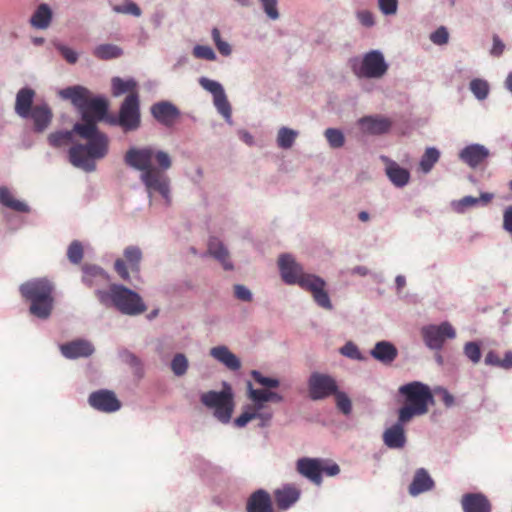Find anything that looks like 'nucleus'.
<instances>
[{"label":"nucleus","mask_w":512,"mask_h":512,"mask_svg":"<svg viewBox=\"0 0 512 512\" xmlns=\"http://www.w3.org/2000/svg\"><path fill=\"white\" fill-rule=\"evenodd\" d=\"M151 114L159 123L170 127L175 123L180 112L172 103L162 101L152 105Z\"/></svg>","instance_id":"obj_15"},{"label":"nucleus","mask_w":512,"mask_h":512,"mask_svg":"<svg viewBox=\"0 0 512 512\" xmlns=\"http://www.w3.org/2000/svg\"><path fill=\"white\" fill-rule=\"evenodd\" d=\"M351 67L353 73L358 78L368 79L381 78L388 70V65L385 62L384 56L377 50H372L366 53L361 61L354 60Z\"/></svg>","instance_id":"obj_8"},{"label":"nucleus","mask_w":512,"mask_h":512,"mask_svg":"<svg viewBox=\"0 0 512 512\" xmlns=\"http://www.w3.org/2000/svg\"><path fill=\"white\" fill-rule=\"evenodd\" d=\"M107 111L108 102L105 99H90L82 110V120L84 121V115H88V119L97 125V121L104 119Z\"/></svg>","instance_id":"obj_24"},{"label":"nucleus","mask_w":512,"mask_h":512,"mask_svg":"<svg viewBox=\"0 0 512 512\" xmlns=\"http://www.w3.org/2000/svg\"><path fill=\"white\" fill-rule=\"evenodd\" d=\"M503 228L512 234V206L508 207L503 214Z\"/></svg>","instance_id":"obj_61"},{"label":"nucleus","mask_w":512,"mask_h":512,"mask_svg":"<svg viewBox=\"0 0 512 512\" xmlns=\"http://www.w3.org/2000/svg\"><path fill=\"white\" fill-rule=\"evenodd\" d=\"M371 355L384 364H390L396 359L398 351L390 342L380 341L374 346Z\"/></svg>","instance_id":"obj_31"},{"label":"nucleus","mask_w":512,"mask_h":512,"mask_svg":"<svg viewBox=\"0 0 512 512\" xmlns=\"http://www.w3.org/2000/svg\"><path fill=\"white\" fill-rule=\"evenodd\" d=\"M407 422H398L386 429L383 433V441L385 445L392 449H400L405 446L406 436L403 425Z\"/></svg>","instance_id":"obj_23"},{"label":"nucleus","mask_w":512,"mask_h":512,"mask_svg":"<svg viewBox=\"0 0 512 512\" xmlns=\"http://www.w3.org/2000/svg\"><path fill=\"white\" fill-rule=\"evenodd\" d=\"M297 471L317 485L322 482V460L320 459H299L297 461Z\"/></svg>","instance_id":"obj_16"},{"label":"nucleus","mask_w":512,"mask_h":512,"mask_svg":"<svg viewBox=\"0 0 512 512\" xmlns=\"http://www.w3.org/2000/svg\"><path fill=\"white\" fill-rule=\"evenodd\" d=\"M296 137H297L296 131L286 128V127H283L278 132V136H277L278 146L283 149H288V148L292 147Z\"/></svg>","instance_id":"obj_41"},{"label":"nucleus","mask_w":512,"mask_h":512,"mask_svg":"<svg viewBox=\"0 0 512 512\" xmlns=\"http://www.w3.org/2000/svg\"><path fill=\"white\" fill-rule=\"evenodd\" d=\"M235 297L239 300L249 302L252 300V294L244 285L237 284L234 286Z\"/></svg>","instance_id":"obj_57"},{"label":"nucleus","mask_w":512,"mask_h":512,"mask_svg":"<svg viewBox=\"0 0 512 512\" xmlns=\"http://www.w3.org/2000/svg\"><path fill=\"white\" fill-rule=\"evenodd\" d=\"M357 18L363 26L371 27L374 25V17L370 11L363 10L358 12Z\"/></svg>","instance_id":"obj_59"},{"label":"nucleus","mask_w":512,"mask_h":512,"mask_svg":"<svg viewBox=\"0 0 512 512\" xmlns=\"http://www.w3.org/2000/svg\"><path fill=\"white\" fill-rule=\"evenodd\" d=\"M431 41L436 45H444L449 40V33L445 27H439L430 36Z\"/></svg>","instance_id":"obj_54"},{"label":"nucleus","mask_w":512,"mask_h":512,"mask_svg":"<svg viewBox=\"0 0 512 512\" xmlns=\"http://www.w3.org/2000/svg\"><path fill=\"white\" fill-rule=\"evenodd\" d=\"M382 159L386 162L385 172L392 184L400 188L407 185L410 180L409 171L387 157H382Z\"/></svg>","instance_id":"obj_25"},{"label":"nucleus","mask_w":512,"mask_h":512,"mask_svg":"<svg viewBox=\"0 0 512 512\" xmlns=\"http://www.w3.org/2000/svg\"><path fill=\"white\" fill-rule=\"evenodd\" d=\"M276 505L281 510L290 508L300 498V490L293 485L287 484L274 491Z\"/></svg>","instance_id":"obj_22"},{"label":"nucleus","mask_w":512,"mask_h":512,"mask_svg":"<svg viewBox=\"0 0 512 512\" xmlns=\"http://www.w3.org/2000/svg\"><path fill=\"white\" fill-rule=\"evenodd\" d=\"M208 252L222 264L225 270H231L233 268V265L229 260V253L227 249L217 238L210 239Z\"/></svg>","instance_id":"obj_34"},{"label":"nucleus","mask_w":512,"mask_h":512,"mask_svg":"<svg viewBox=\"0 0 512 512\" xmlns=\"http://www.w3.org/2000/svg\"><path fill=\"white\" fill-rule=\"evenodd\" d=\"M60 95L64 99L70 100L73 105L83 110L89 100L88 89L82 86L68 87L60 91Z\"/></svg>","instance_id":"obj_32"},{"label":"nucleus","mask_w":512,"mask_h":512,"mask_svg":"<svg viewBox=\"0 0 512 512\" xmlns=\"http://www.w3.org/2000/svg\"><path fill=\"white\" fill-rule=\"evenodd\" d=\"M54 287L46 279H35L20 286L22 297L30 302V313L40 319H47L53 309Z\"/></svg>","instance_id":"obj_6"},{"label":"nucleus","mask_w":512,"mask_h":512,"mask_svg":"<svg viewBox=\"0 0 512 512\" xmlns=\"http://www.w3.org/2000/svg\"><path fill=\"white\" fill-rule=\"evenodd\" d=\"M88 402L94 409L105 413L115 412L121 407L115 393L105 389L91 393Z\"/></svg>","instance_id":"obj_14"},{"label":"nucleus","mask_w":512,"mask_h":512,"mask_svg":"<svg viewBox=\"0 0 512 512\" xmlns=\"http://www.w3.org/2000/svg\"><path fill=\"white\" fill-rule=\"evenodd\" d=\"M74 131L81 138L87 140L86 145L77 144L69 150L70 162L78 168L85 171H93L95 164L92 159H101L108 152V138L100 132L95 123L88 119V115H84V123H76Z\"/></svg>","instance_id":"obj_2"},{"label":"nucleus","mask_w":512,"mask_h":512,"mask_svg":"<svg viewBox=\"0 0 512 512\" xmlns=\"http://www.w3.org/2000/svg\"><path fill=\"white\" fill-rule=\"evenodd\" d=\"M247 512H274L270 494L259 489L253 492L246 504Z\"/></svg>","instance_id":"obj_20"},{"label":"nucleus","mask_w":512,"mask_h":512,"mask_svg":"<svg viewBox=\"0 0 512 512\" xmlns=\"http://www.w3.org/2000/svg\"><path fill=\"white\" fill-rule=\"evenodd\" d=\"M84 255V250L81 242L74 240L71 242L67 249V257L73 264H79Z\"/></svg>","instance_id":"obj_43"},{"label":"nucleus","mask_w":512,"mask_h":512,"mask_svg":"<svg viewBox=\"0 0 512 512\" xmlns=\"http://www.w3.org/2000/svg\"><path fill=\"white\" fill-rule=\"evenodd\" d=\"M469 88L478 100H484L489 94V84L486 80L475 78L471 80Z\"/></svg>","instance_id":"obj_40"},{"label":"nucleus","mask_w":512,"mask_h":512,"mask_svg":"<svg viewBox=\"0 0 512 512\" xmlns=\"http://www.w3.org/2000/svg\"><path fill=\"white\" fill-rule=\"evenodd\" d=\"M51 19V9L47 4H41L32 15L30 23L34 28L46 29L50 25Z\"/></svg>","instance_id":"obj_36"},{"label":"nucleus","mask_w":512,"mask_h":512,"mask_svg":"<svg viewBox=\"0 0 512 512\" xmlns=\"http://www.w3.org/2000/svg\"><path fill=\"white\" fill-rule=\"evenodd\" d=\"M29 117L33 119L34 130L43 132L50 125L53 113L47 104H41L33 107Z\"/></svg>","instance_id":"obj_29"},{"label":"nucleus","mask_w":512,"mask_h":512,"mask_svg":"<svg viewBox=\"0 0 512 512\" xmlns=\"http://www.w3.org/2000/svg\"><path fill=\"white\" fill-rule=\"evenodd\" d=\"M213 101L218 112L226 119H229L231 117V106L227 100L225 92L223 91L222 93L213 97Z\"/></svg>","instance_id":"obj_44"},{"label":"nucleus","mask_w":512,"mask_h":512,"mask_svg":"<svg viewBox=\"0 0 512 512\" xmlns=\"http://www.w3.org/2000/svg\"><path fill=\"white\" fill-rule=\"evenodd\" d=\"M113 10L117 13L131 14L135 17H139L141 15V9L136 3L132 1H127L123 5H115L113 6Z\"/></svg>","instance_id":"obj_50"},{"label":"nucleus","mask_w":512,"mask_h":512,"mask_svg":"<svg viewBox=\"0 0 512 512\" xmlns=\"http://www.w3.org/2000/svg\"><path fill=\"white\" fill-rule=\"evenodd\" d=\"M0 204L20 213H28L30 211L29 206L14 197L13 193L6 187H0Z\"/></svg>","instance_id":"obj_33"},{"label":"nucleus","mask_w":512,"mask_h":512,"mask_svg":"<svg viewBox=\"0 0 512 512\" xmlns=\"http://www.w3.org/2000/svg\"><path fill=\"white\" fill-rule=\"evenodd\" d=\"M111 86H112V95L114 97H119L124 93H128V95L138 93V91H137L138 84L132 78L124 80L120 77H114L111 80Z\"/></svg>","instance_id":"obj_35"},{"label":"nucleus","mask_w":512,"mask_h":512,"mask_svg":"<svg viewBox=\"0 0 512 512\" xmlns=\"http://www.w3.org/2000/svg\"><path fill=\"white\" fill-rule=\"evenodd\" d=\"M76 133L74 128L70 131H57L49 134L48 143L54 148H60L68 145L73 140V134Z\"/></svg>","instance_id":"obj_39"},{"label":"nucleus","mask_w":512,"mask_h":512,"mask_svg":"<svg viewBox=\"0 0 512 512\" xmlns=\"http://www.w3.org/2000/svg\"><path fill=\"white\" fill-rule=\"evenodd\" d=\"M421 335L425 345L431 350H441L447 339L456 337V330L447 321L439 325H426L421 329Z\"/></svg>","instance_id":"obj_11"},{"label":"nucleus","mask_w":512,"mask_h":512,"mask_svg":"<svg viewBox=\"0 0 512 512\" xmlns=\"http://www.w3.org/2000/svg\"><path fill=\"white\" fill-rule=\"evenodd\" d=\"M193 55L198 59H205L209 61H214L216 59V54L213 49L207 45H196L193 48Z\"/></svg>","instance_id":"obj_49"},{"label":"nucleus","mask_w":512,"mask_h":512,"mask_svg":"<svg viewBox=\"0 0 512 512\" xmlns=\"http://www.w3.org/2000/svg\"><path fill=\"white\" fill-rule=\"evenodd\" d=\"M488 156V149L480 144L468 145L459 153V158L471 168H476Z\"/></svg>","instance_id":"obj_18"},{"label":"nucleus","mask_w":512,"mask_h":512,"mask_svg":"<svg viewBox=\"0 0 512 512\" xmlns=\"http://www.w3.org/2000/svg\"><path fill=\"white\" fill-rule=\"evenodd\" d=\"M465 356L474 364H477L481 359V349L476 342H467L464 346Z\"/></svg>","instance_id":"obj_48"},{"label":"nucleus","mask_w":512,"mask_h":512,"mask_svg":"<svg viewBox=\"0 0 512 512\" xmlns=\"http://www.w3.org/2000/svg\"><path fill=\"white\" fill-rule=\"evenodd\" d=\"M359 125L366 133L380 135L389 131L392 121L383 116H366L359 120Z\"/></svg>","instance_id":"obj_19"},{"label":"nucleus","mask_w":512,"mask_h":512,"mask_svg":"<svg viewBox=\"0 0 512 512\" xmlns=\"http://www.w3.org/2000/svg\"><path fill=\"white\" fill-rule=\"evenodd\" d=\"M433 487L434 481L430 477L429 473L424 468H420L415 472L408 491L411 496H417L421 493L432 490Z\"/></svg>","instance_id":"obj_26"},{"label":"nucleus","mask_w":512,"mask_h":512,"mask_svg":"<svg viewBox=\"0 0 512 512\" xmlns=\"http://www.w3.org/2000/svg\"><path fill=\"white\" fill-rule=\"evenodd\" d=\"M340 472V468L338 464H326L325 461L322 460V473H325L328 476H335Z\"/></svg>","instance_id":"obj_62"},{"label":"nucleus","mask_w":512,"mask_h":512,"mask_svg":"<svg viewBox=\"0 0 512 512\" xmlns=\"http://www.w3.org/2000/svg\"><path fill=\"white\" fill-rule=\"evenodd\" d=\"M61 353L68 359L89 357L94 352V347L89 341L74 340L60 346Z\"/></svg>","instance_id":"obj_17"},{"label":"nucleus","mask_w":512,"mask_h":512,"mask_svg":"<svg viewBox=\"0 0 512 512\" xmlns=\"http://www.w3.org/2000/svg\"><path fill=\"white\" fill-rule=\"evenodd\" d=\"M440 158V152L434 148H427L421 157L419 166L422 172L428 173L432 170L434 165L438 162Z\"/></svg>","instance_id":"obj_38"},{"label":"nucleus","mask_w":512,"mask_h":512,"mask_svg":"<svg viewBox=\"0 0 512 512\" xmlns=\"http://www.w3.org/2000/svg\"><path fill=\"white\" fill-rule=\"evenodd\" d=\"M82 281L88 287L106 284L109 281V275L99 266L85 264L82 267Z\"/></svg>","instance_id":"obj_27"},{"label":"nucleus","mask_w":512,"mask_h":512,"mask_svg":"<svg viewBox=\"0 0 512 512\" xmlns=\"http://www.w3.org/2000/svg\"><path fill=\"white\" fill-rule=\"evenodd\" d=\"M251 376L257 383L267 388H276L280 384L278 379L265 377L256 370L251 372Z\"/></svg>","instance_id":"obj_52"},{"label":"nucleus","mask_w":512,"mask_h":512,"mask_svg":"<svg viewBox=\"0 0 512 512\" xmlns=\"http://www.w3.org/2000/svg\"><path fill=\"white\" fill-rule=\"evenodd\" d=\"M188 368V361L183 354H177L171 362V369L177 376H182L186 373Z\"/></svg>","instance_id":"obj_47"},{"label":"nucleus","mask_w":512,"mask_h":512,"mask_svg":"<svg viewBox=\"0 0 512 512\" xmlns=\"http://www.w3.org/2000/svg\"><path fill=\"white\" fill-rule=\"evenodd\" d=\"M57 48H58L59 52L61 53V55L64 57V59L68 63L74 64L77 62V59H78L77 52H75L71 48L64 46V45H59Z\"/></svg>","instance_id":"obj_56"},{"label":"nucleus","mask_w":512,"mask_h":512,"mask_svg":"<svg viewBox=\"0 0 512 512\" xmlns=\"http://www.w3.org/2000/svg\"><path fill=\"white\" fill-rule=\"evenodd\" d=\"M325 137L332 148H340L344 145L345 138L339 129L328 128L325 130Z\"/></svg>","instance_id":"obj_45"},{"label":"nucleus","mask_w":512,"mask_h":512,"mask_svg":"<svg viewBox=\"0 0 512 512\" xmlns=\"http://www.w3.org/2000/svg\"><path fill=\"white\" fill-rule=\"evenodd\" d=\"M125 163L142 172L141 181L149 194L158 192L165 200H170L169 178L163 174L172 161L167 152L151 146L130 148L124 156Z\"/></svg>","instance_id":"obj_1"},{"label":"nucleus","mask_w":512,"mask_h":512,"mask_svg":"<svg viewBox=\"0 0 512 512\" xmlns=\"http://www.w3.org/2000/svg\"><path fill=\"white\" fill-rule=\"evenodd\" d=\"M210 355L232 371L241 367L240 360L226 346L213 347L210 350Z\"/></svg>","instance_id":"obj_30"},{"label":"nucleus","mask_w":512,"mask_h":512,"mask_svg":"<svg viewBox=\"0 0 512 512\" xmlns=\"http://www.w3.org/2000/svg\"><path fill=\"white\" fill-rule=\"evenodd\" d=\"M123 54V51L120 47L113 44H101L98 45L94 51L93 55L100 60H110L114 58H118Z\"/></svg>","instance_id":"obj_37"},{"label":"nucleus","mask_w":512,"mask_h":512,"mask_svg":"<svg viewBox=\"0 0 512 512\" xmlns=\"http://www.w3.org/2000/svg\"><path fill=\"white\" fill-rule=\"evenodd\" d=\"M201 402L214 408V416L222 423H228L234 409L233 396L230 391H209L201 396Z\"/></svg>","instance_id":"obj_10"},{"label":"nucleus","mask_w":512,"mask_h":512,"mask_svg":"<svg viewBox=\"0 0 512 512\" xmlns=\"http://www.w3.org/2000/svg\"><path fill=\"white\" fill-rule=\"evenodd\" d=\"M500 361H501V359H500L499 355L494 351L488 352L485 357V363L487 365L501 367Z\"/></svg>","instance_id":"obj_63"},{"label":"nucleus","mask_w":512,"mask_h":512,"mask_svg":"<svg viewBox=\"0 0 512 512\" xmlns=\"http://www.w3.org/2000/svg\"><path fill=\"white\" fill-rule=\"evenodd\" d=\"M95 295L101 304L113 306L125 315H139L147 309L137 292L120 284H111L109 290L97 289Z\"/></svg>","instance_id":"obj_4"},{"label":"nucleus","mask_w":512,"mask_h":512,"mask_svg":"<svg viewBox=\"0 0 512 512\" xmlns=\"http://www.w3.org/2000/svg\"><path fill=\"white\" fill-rule=\"evenodd\" d=\"M142 259L143 253L140 247L135 245L127 246L123 251V257L115 260L114 270L122 280L129 281V270L132 273H139Z\"/></svg>","instance_id":"obj_12"},{"label":"nucleus","mask_w":512,"mask_h":512,"mask_svg":"<svg viewBox=\"0 0 512 512\" xmlns=\"http://www.w3.org/2000/svg\"><path fill=\"white\" fill-rule=\"evenodd\" d=\"M341 353L352 359H360V352L356 345L351 342L346 343L341 348Z\"/></svg>","instance_id":"obj_58"},{"label":"nucleus","mask_w":512,"mask_h":512,"mask_svg":"<svg viewBox=\"0 0 512 512\" xmlns=\"http://www.w3.org/2000/svg\"><path fill=\"white\" fill-rule=\"evenodd\" d=\"M212 40L218 50V52L223 56H229L232 53V48L230 44L221 38V33L218 28H213L211 31Z\"/></svg>","instance_id":"obj_42"},{"label":"nucleus","mask_w":512,"mask_h":512,"mask_svg":"<svg viewBox=\"0 0 512 512\" xmlns=\"http://www.w3.org/2000/svg\"><path fill=\"white\" fill-rule=\"evenodd\" d=\"M199 84L203 89L209 91L213 97L224 91L222 85L219 82L208 79L206 77H201L199 79Z\"/></svg>","instance_id":"obj_51"},{"label":"nucleus","mask_w":512,"mask_h":512,"mask_svg":"<svg viewBox=\"0 0 512 512\" xmlns=\"http://www.w3.org/2000/svg\"><path fill=\"white\" fill-rule=\"evenodd\" d=\"M260 2L263 6L264 12L270 19L276 20L279 18L277 0H260Z\"/></svg>","instance_id":"obj_53"},{"label":"nucleus","mask_w":512,"mask_h":512,"mask_svg":"<svg viewBox=\"0 0 512 512\" xmlns=\"http://www.w3.org/2000/svg\"><path fill=\"white\" fill-rule=\"evenodd\" d=\"M336 399L337 408L345 415H348L352 411V403L346 393L336 390L333 394Z\"/></svg>","instance_id":"obj_46"},{"label":"nucleus","mask_w":512,"mask_h":512,"mask_svg":"<svg viewBox=\"0 0 512 512\" xmlns=\"http://www.w3.org/2000/svg\"><path fill=\"white\" fill-rule=\"evenodd\" d=\"M268 391L265 389H254L251 382L247 383L248 398L252 401V405L245 407L240 416L234 420L237 427H244L253 419L259 420V427H265L272 418V412L265 410V403L268 402Z\"/></svg>","instance_id":"obj_7"},{"label":"nucleus","mask_w":512,"mask_h":512,"mask_svg":"<svg viewBox=\"0 0 512 512\" xmlns=\"http://www.w3.org/2000/svg\"><path fill=\"white\" fill-rule=\"evenodd\" d=\"M504 48H505V45L501 41V39L497 35H494L493 36V46H492V49H491V54L493 56L498 57V56H500L503 53Z\"/></svg>","instance_id":"obj_60"},{"label":"nucleus","mask_w":512,"mask_h":512,"mask_svg":"<svg viewBox=\"0 0 512 512\" xmlns=\"http://www.w3.org/2000/svg\"><path fill=\"white\" fill-rule=\"evenodd\" d=\"M461 505L464 512H491V504L481 493H467L462 496Z\"/></svg>","instance_id":"obj_21"},{"label":"nucleus","mask_w":512,"mask_h":512,"mask_svg":"<svg viewBox=\"0 0 512 512\" xmlns=\"http://www.w3.org/2000/svg\"><path fill=\"white\" fill-rule=\"evenodd\" d=\"M337 389V383L330 375L314 372L308 379V392L312 400L325 399L336 393Z\"/></svg>","instance_id":"obj_13"},{"label":"nucleus","mask_w":512,"mask_h":512,"mask_svg":"<svg viewBox=\"0 0 512 512\" xmlns=\"http://www.w3.org/2000/svg\"><path fill=\"white\" fill-rule=\"evenodd\" d=\"M380 11L385 15H393L397 12L398 0H378Z\"/></svg>","instance_id":"obj_55"},{"label":"nucleus","mask_w":512,"mask_h":512,"mask_svg":"<svg viewBox=\"0 0 512 512\" xmlns=\"http://www.w3.org/2000/svg\"><path fill=\"white\" fill-rule=\"evenodd\" d=\"M109 123L120 126L125 132L137 130L141 124L139 94L127 95L122 102L117 118H111Z\"/></svg>","instance_id":"obj_9"},{"label":"nucleus","mask_w":512,"mask_h":512,"mask_svg":"<svg viewBox=\"0 0 512 512\" xmlns=\"http://www.w3.org/2000/svg\"><path fill=\"white\" fill-rule=\"evenodd\" d=\"M399 394L405 398V405L399 409V421L409 422L415 416L428 412L434 404V398L429 386L414 381L399 387Z\"/></svg>","instance_id":"obj_5"},{"label":"nucleus","mask_w":512,"mask_h":512,"mask_svg":"<svg viewBox=\"0 0 512 512\" xmlns=\"http://www.w3.org/2000/svg\"><path fill=\"white\" fill-rule=\"evenodd\" d=\"M35 97V91L31 88H22L18 91L15 101V112L22 118H28Z\"/></svg>","instance_id":"obj_28"},{"label":"nucleus","mask_w":512,"mask_h":512,"mask_svg":"<svg viewBox=\"0 0 512 512\" xmlns=\"http://www.w3.org/2000/svg\"><path fill=\"white\" fill-rule=\"evenodd\" d=\"M281 277L286 284H297L300 288L311 293L316 304L324 309L333 308L330 297L325 290L326 282L321 277L305 273L303 267L290 254H282L278 259Z\"/></svg>","instance_id":"obj_3"},{"label":"nucleus","mask_w":512,"mask_h":512,"mask_svg":"<svg viewBox=\"0 0 512 512\" xmlns=\"http://www.w3.org/2000/svg\"><path fill=\"white\" fill-rule=\"evenodd\" d=\"M500 363H501V368L506 369V370L512 369V352L507 351L505 353L504 358L501 359Z\"/></svg>","instance_id":"obj_64"}]
</instances>
